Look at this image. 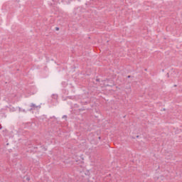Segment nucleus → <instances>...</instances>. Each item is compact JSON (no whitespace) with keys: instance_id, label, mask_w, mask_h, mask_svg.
I'll list each match as a JSON object with an SVG mask.
<instances>
[{"instance_id":"1","label":"nucleus","mask_w":182,"mask_h":182,"mask_svg":"<svg viewBox=\"0 0 182 182\" xmlns=\"http://www.w3.org/2000/svg\"><path fill=\"white\" fill-rule=\"evenodd\" d=\"M31 109H30V111L31 110H36V109H41V106H38V105H35V104H31Z\"/></svg>"},{"instance_id":"2","label":"nucleus","mask_w":182,"mask_h":182,"mask_svg":"<svg viewBox=\"0 0 182 182\" xmlns=\"http://www.w3.org/2000/svg\"><path fill=\"white\" fill-rule=\"evenodd\" d=\"M56 31H59V28H56Z\"/></svg>"},{"instance_id":"3","label":"nucleus","mask_w":182,"mask_h":182,"mask_svg":"<svg viewBox=\"0 0 182 182\" xmlns=\"http://www.w3.org/2000/svg\"><path fill=\"white\" fill-rule=\"evenodd\" d=\"M128 78H130V75H128Z\"/></svg>"},{"instance_id":"4","label":"nucleus","mask_w":182,"mask_h":182,"mask_svg":"<svg viewBox=\"0 0 182 182\" xmlns=\"http://www.w3.org/2000/svg\"><path fill=\"white\" fill-rule=\"evenodd\" d=\"M136 137L139 138V136H137Z\"/></svg>"}]
</instances>
